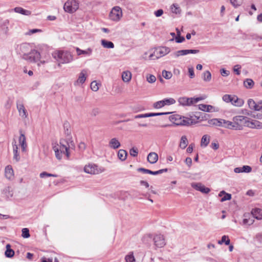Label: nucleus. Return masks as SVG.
<instances>
[{
    "label": "nucleus",
    "instance_id": "50",
    "mask_svg": "<svg viewBox=\"0 0 262 262\" xmlns=\"http://www.w3.org/2000/svg\"><path fill=\"white\" fill-rule=\"evenodd\" d=\"M39 176L41 178H44L48 177H57V175L55 174L49 173L46 171H43L40 173Z\"/></svg>",
    "mask_w": 262,
    "mask_h": 262
},
{
    "label": "nucleus",
    "instance_id": "64",
    "mask_svg": "<svg viewBox=\"0 0 262 262\" xmlns=\"http://www.w3.org/2000/svg\"><path fill=\"white\" fill-rule=\"evenodd\" d=\"M221 73L223 76H227L229 75L230 72L229 71L222 69L221 70Z\"/></svg>",
    "mask_w": 262,
    "mask_h": 262
},
{
    "label": "nucleus",
    "instance_id": "58",
    "mask_svg": "<svg viewBox=\"0 0 262 262\" xmlns=\"http://www.w3.org/2000/svg\"><path fill=\"white\" fill-rule=\"evenodd\" d=\"M254 220L253 219H244L243 220L244 224H248L249 225H252L253 223Z\"/></svg>",
    "mask_w": 262,
    "mask_h": 262
},
{
    "label": "nucleus",
    "instance_id": "39",
    "mask_svg": "<svg viewBox=\"0 0 262 262\" xmlns=\"http://www.w3.org/2000/svg\"><path fill=\"white\" fill-rule=\"evenodd\" d=\"M76 52L78 55H80L81 54H86L88 55H91L92 53V50L91 48H88L86 50H82L78 48H76Z\"/></svg>",
    "mask_w": 262,
    "mask_h": 262
},
{
    "label": "nucleus",
    "instance_id": "21",
    "mask_svg": "<svg viewBox=\"0 0 262 262\" xmlns=\"http://www.w3.org/2000/svg\"><path fill=\"white\" fill-rule=\"evenodd\" d=\"M252 171V168L248 165H244L242 167H236L234 169L235 173L246 172L249 173Z\"/></svg>",
    "mask_w": 262,
    "mask_h": 262
},
{
    "label": "nucleus",
    "instance_id": "13",
    "mask_svg": "<svg viewBox=\"0 0 262 262\" xmlns=\"http://www.w3.org/2000/svg\"><path fill=\"white\" fill-rule=\"evenodd\" d=\"M191 186L196 190L201 191L205 194L208 193L210 191V188L206 187L201 183H192Z\"/></svg>",
    "mask_w": 262,
    "mask_h": 262
},
{
    "label": "nucleus",
    "instance_id": "22",
    "mask_svg": "<svg viewBox=\"0 0 262 262\" xmlns=\"http://www.w3.org/2000/svg\"><path fill=\"white\" fill-rule=\"evenodd\" d=\"M231 103L235 106L240 107L244 104V101L242 99L238 98L237 96L233 95Z\"/></svg>",
    "mask_w": 262,
    "mask_h": 262
},
{
    "label": "nucleus",
    "instance_id": "1",
    "mask_svg": "<svg viewBox=\"0 0 262 262\" xmlns=\"http://www.w3.org/2000/svg\"><path fill=\"white\" fill-rule=\"evenodd\" d=\"M169 119L171 122L177 125H189L196 122V121L192 119V117L190 118L184 117L182 118L181 116L178 114L170 115L169 117Z\"/></svg>",
    "mask_w": 262,
    "mask_h": 262
},
{
    "label": "nucleus",
    "instance_id": "20",
    "mask_svg": "<svg viewBox=\"0 0 262 262\" xmlns=\"http://www.w3.org/2000/svg\"><path fill=\"white\" fill-rule=\"evenodd\" d=\"M2 193L7 198L9 199L12 198L13 195V191L12 188L9 186H6L2 190Z\"/></svg>",
    "mask_w": 262,
    "mask_h": 262
},
{
    "label": "nucleus",
    "instance_id": "61",
    "mask_svg": "<svg viewBox=\"0 0 262 262\" xmlns=\"http://www.w3.org/2000/svg\"><path fill=\"white\" fill-rule=\"evenodd\" d=\"M208 122L210 125L217 126V124L218 123L217 119L214 118L209 120Z\"/></svg>",
    "mask_w": 262,
    "mask_h": 262
},
{
    "label": "nucleus",
    "instance_id": "28",
    "mask_svg": "<svg viewBox=\"0 0 262 262\" xmlns=\"http://www.w3.org/2000/svg\"><path fill=\"white\" fill-rule=\"evenodd\" d=\"M6 250L5 252V255L6 257L12 258L14 255V251L11 248V245L7 244L6 246Z\"/></svg>",
    "mask_w": 262,
    "mask_h": 262
},
{
    "label": "nucleus",
    "instance_id": "4",
    "mask_svg": "<svg viewBox=\"0 0 262 262\" xmlns=\"http://www.w3.org/2000/svg\"><path fill=\"white\" fill-rule=\"evenodd\" d=\"M170 52V49L168 47H162L156 49L153 53H151L149 56V58L150 60H155L159 59L160 57H162L167 54H168Z\"/></svg>",
    "mask_w": 262,
    "mask_h": 262
},
{
    "label": "nucleus",
    "instance_id": "11",
    "mask_svg": "<svg viewBox=\"0 0 262 262\" xmlns=\"http://www.w3.org/2000/svg\"><path fill=\"white\" fill-rule=\"evenodd\" d=\"M70 142L69 143L67 142L68 146L64 145L61 141L60 142V146L59 149L60 151L62 152L63 154H65L67 157L68 159L70 157V152L69 151V148H75V145L73 143V141L72 140L69 141Z\"/></svg>",
    "mask_w": 262,
    "mask_h": 262
},
{
    "label": "nucleus",
    "instance_id": "60",
    "mask_svg": "<svg viewBox=\"0 0 262 262\" xmlns=\"http://www.w3.org/2000/svg\"><path fill=\"white\" fill-rule=\"evenodd\" d=\"M147 117H149V113H146V114H139V115H136L134 117V118L135 119L147 118Z\"/></svg>",
    "mask_w": 262,
    "mask_h": 262
},
{
    "label": "nucleus",
    "instance_id": "44",
    "mask_svg": "<svg viewBox=\"0 0 262 262\" xmlns=\"http://www.w3.org/2000/svg\"><path fill=\"white\" fill-rule=\"evenodd\" d=\"M187 54H188V53H187V49L179 50V51H177L173 53V55L175 57H178L180 56H184V55H186Z\"/></svg>",
    "mask_w": 262,
    "mask_h": 262
},
{
    "label": "nucleus",
    "instance_id": "35",
    "mask_svg": "<svg viewBox=\"0 0 262 262\" xmlns=\"http://www.w3.org/2000/svg\"><path fill=\"white\" fill-rule=\"evenodd\" d=\"M254 85V82L252 79L247 78L244 81V86L248 89H251Z\"/></svg>",
    "mask_w": 262,
    "mask_h": 262
},
{
    "label": "nucleus",
    "instance_id": "30",
    "mask_svg": "<svg viewBox=\"0 0 262 262\" xmlns=\"http://www.w3.org/2000/svg\"><path fill=\"white\" fill-rule=\"evenodd\" d=\"M102 46L107 49H113L114 48V44L113 42L106 40L105 39H102L101 40Z\"/></svg>",
    "mask_w": 262,
    "mask_h": 262
},
{
    "label": "nucleus",
    "instance_id": "40",
    "mask_svg": "<svg viewBox=\"0 0 262 262\" xmlns=\"http://www.w3.org/2000/svg\"><path fill=\"white\" fill-rule=\"evenodd\" d=\"M222 194H224V195L221 199V202H224V201H227V200H230L231 199V194L225 192V191H224V190H223V191L220 192V193H219V196H221Z\"/></svg>",
    "mask_w": 262,
    "mask_h": 262
},
{
    "label": "nucleus",
    "instance_id": "42",
    "mask_svg": "<svg viewBox=\"0 0 262 262\" xmlns=\"http://www.w3.org/2000/svg\"><path fill=\"white\" fill-rule=\"evenodd\" d=\"M163 100L164 106L165 105H170L176 103V100L172 98H165Z\"/></svg>",
    "mask_w": 262,
    "mask_h": 262
},
{
    "label": "nucleus",
    "instance_id": "46",
    "mask_svg": "<svg viewBox=\"0 0 262 262\" xmlns=\"http://www.w3.org/2000/svg\"><path fill=\"white\" fill-rule=\"evenodd\" d=\"M211 78V74L209 71H206L203 73V79L204 81H210Z\"/></svg>",
    "mask_w": 262,
    "mask_h": 262
},
{
    "label": "nucleus",
    "instance_id": "31",
    "mask_svg": "<svg viewBox=\"0 0 262 262\" xmlns=\"http://www.w3.org/2000/svg\"><path fill=\"white\" fill-rule=\"evenodd\" d=\"M14 11L16 13H20L25 15H29L31 14V12L30 11L24 9L21 7H15L14 9Z\"/></svg>",
    "mask_w": 262,
    "mask_h": 262
},
{
    "label": "nucleus",
    "instance_id": "49",
    "mask_svg": "<svg viewBox=\"0 0 262 262\" xmlns=\"http://www.w3.org/2000/svg\"><path fill=\"white\" fill-rule=\"evenodd\" d=\"M21 236L25 238H29L30 236L29 229L27 228H23L22 229Z\"/></svg>",
    "mask_w": 262,
    "mask_h": 262
},
{
    "label": "nucleus",
    "instance_id": "14",
    "mask_svg": "<svg viewBox=\"0 0 262 262\" xmlns=\"http://www.w3.org/2000/svg\"><path fill=\"white\" fill-rule=\"evenodd\" d=\"M19 133L20 136L18 139L19 144L21 148L22 151L25 152L26 151V148L27 147L26 138L24 134L23 133L22 130H19Z\"/></svg>",
    "mask_w": 262,
    "mask_h": 262
},
{
    "label": "nucleus",
    "instance_id": "36",
    "mask_svg": "<svg viewBox=\"0 0 262 262\" xmlns=\"http://www.w3.org/2000/svg\"><path fill=\"white\" fill-rule=\"evenodd\" d=\"M127 152L124 149H120L118 152V157L122 161H125L127 158Z\"/></svg>",
    "mask_w": 262,
    "mask_h": 262
},
{
    "label": "nucleus",
    "instance_id": "18",
    "mask_svg": "<svg viewBox=\"0 0 262 262\" xmlns=\"http://www.w3.org/2000/svg\"><path fill=\"white\" fill-rule=\"evenodd\" d=\"M86 72L85 70H83L79 74L78 79L75 82L74 85H77L78 84H83L86 80Z\"/></svg>",
    "mask_w": 262,
    "mask_h": 262
},
{
    "label": "nucleus",
    "instance_id": "47",
    "mask_svg": "<svg viewBox=\"0 0 262 262\" xmlns=\"http://www.w3.org/2000/svg\"><path fill=\"white\" fill-rule=\"evenodd\" d=\"M177 36L175 38L176 41L177 43H181L185 40V38L183 36L180 35V32L179 31L178 29H177Z\"/></svg>",
    "mask_w": 262,
    "mask_h": 262
},
{
    "label": "nucleus",
    "instance_id": "2",
    "mask_svg": "<svg viewBox=\"0 0 262 262\" xmlns=\"http://www.w3.org/2000/svg\"><path fill=\"white\" fill-rule=\"evenodd\" d=\"M54 58L59 63H67L73 60V56L68 51H57L53 53Z\"/></svg>",
    "mask_w": 262,
    "mask_h": 262
},
{
    "label": "nucleus",
    "instance_id": "54",
    "mask_svg": "<svg viewBox=\"0 0 262 262\" xmlns=\"http://www.w3.org/2000/svg\"><path fill=\"white\" fill-rule=\"evenodd\" d=\"M125 259L126 262H134L135 261L133 252L131 254L126 255Z\"/></svg>",
    "mask_w": 262,
    "mask_h": 262
},
{
    "label": "nucleus",
    "instance_id": "25",
    "mask_svg": "<svg viewBox=\"0 0 262 262\" xmlns=\"http://www.w3.org/2000/svg\"><path fill=\"white\" fill-rule=\"evenodd\" d=\"M13 146V160H15L16 162L19 161L20 157L18 151V146L16 144V142L12 144Z\"/></svg>",
    "mask_w": 262,
    "mask_h": 262
},
{
    "label": "nucleus",
    "instance_id": "32",
    "mask_svg": "<svg viewBox=\"0 0 262 262\" xmlns=\"http://www.w3.org/2000/svg\"><path fill=\"white\" fill-rule=\"evenodd\" d=\"M58 144H56L53 146V149L55 152V156L58 160H60L62 158L63 153L61 152L59 149Z\"/></svg>",
    "mask_w": 262,
    "mask_h": 262
},
{
    "label": "nucleus",
    "instance_id": "23",
    "mask_svg": "<svg viewBox=\"0 0 262 262\" xmlns=\"http://www.w3.org/2000/svg\"><path fill=\"white\" fill-rule=\"evenodd\" d=\"M199 109L206 112H212L214 111V106L211 105L200 104L198 105Z\"/></svg>",
    "mask_w": 262,
    "mask_h": 262
},
{
    "label": "nucleus",
    "instance_id": "38",
    "mask_svg": "<svg viewBox=\"0 0 262 262\" xmlns=\"http://www.w3.org/2000/svg\"><path fill=\"white\" fill-rule=\"evenodd\" d=\"M188 143V142L186 136H183L181 138V141L179 145L180 148H181L182 149H185L187 147Z\"/></svg>",
    "mask_w": 262,
    "mask_h": 262
},
{
    "label": "nucleus",
    "instance_id": "3",
    "mask_svg": "<svg viewBox=\"0 0 262 262\" xmlns=\"http://www.w3.org/2000/svg\"><path fill=\"white\" fill-rule=\"evenodd\" d=\"M248 118L243 116H236L233 117L232 120L235 130H242L244 126H247Z\"/></svg>",
    "mask_w": 262,
    "mask_h": 262
},
{
    "label": "nucleus",
    "instance_id": "10",
    "mask_svg": "<svg viewBox=\"0 0 262 262\" xmlns=\"http://www.w3.org/2000/svg\"><path fill=\"white\" fill-rule=\"evenodd\" d=\"M155 246L157 248L163 247L166 245L165 238L163 235L157 234L153 237Z\"/></svg>",
    "mask_w": 262,
    "mask_h": 262
},
{
    "label": "nucleus",
    "instance_id": "37",
    "mask_svg": "<svg viewBox=\"0 0 262 262\" xmlns=\"http://www.w3.org/2000/svg\"><path fill=\"white\" fill-rule=\"evenodd\" d=\"M210 138L207 135H204L201 139V145L202 147H206L209 143Z\"/></svg>",
    "mask_w": 262,
    "mask_h": 262
},
{
    "label": "nucleus",
    "instance_id": "59",
    "mask_svg": "<svg viewBox=\"0 0 262 262\" xmlns=\"http://www.w3.org/2000/svg\"><path fill=\"white\" fill-rule=\"evenodd\" d=\"M188 73L190 78H193L194 77V69L193 67L188 68Z\"/></svg>",
    "mask_w": 262,
    "mask_h": 262
},
{
    "label": "nucleus",
    "instance_id": "8",
    "mask_svg": "<svg viewBox=\"0 0 262 262\" xmlns=\"http://www.w3.org/2000/svg\"><path fill=\"white\" fill-rule=\"evenodd\" d=\"M40 54L36 50H31L29 54H25L24 59L30 62H37L40 61Z\"/></svg>",
    "mask_w": 262,
    "mask_h": 262
},
{
    "label": "nucleus",
    "instance_id": "45",
    "mask_svg": "<svg viewBox=\"0 0 262 262\" xmlns=\"http://www.w3.org/2000/svg\"><path fill=\"white\" fill-rule=\"evenodd\" d=\"M171 12L175 14H180L181 13V9L177 4H173L171 6Z\"/></svg>",
    "mask_w": 262,
    "mask_h": 262
},
{
    "label": "nucleus",
    "instance_id": "16",
    "mask_svg": "<svg viewBox=\"0 0 262 262\" xmlns=\"http://www.w3.org/2000/svg\"><path fill=\"white\" fill-rule=\"evenodd\" d=\"M30 49V45L28 43H23L20 45V53L22 54V57L24 59L25 54H29Z\"/></svg>",
    "mask_w": 262,
    "mask_h": 262
},
{
    "label": "nucleus",
    "instance_id": "27",
    "mask_svg": "<svg viewBox=\"0 0 262 262\" xmlns=\"http://www.w3.org/2000/svg\"><path fill=\"white\" fill-rule=\"evenodd\" d=\"M251 213L253 217L257 220L262 219V209L259 208H255L252 210Z\"/></svg>",
    "mask_w": 262,
    "mask_h": 262
},
{
    "label": "nucleus",
    "instance_id": "52",
    "mask_svg": "<svg viewBox=\"0 0 262 262\" xmlns=\"http://www.w3.org/2000/svg\"><path fill=\"white\" fill-rule=\"evenodd\" d=\"M91 88L92 91L97 92L99 90L98 83L96 81L92 82L91 83Z\"/></svg>",
    "mask_w": 262,
    "mask_h": 262
},
{
    "label": "nucleus",
    "instance_id": "56",
    "mask_svg": "<svg viewBox=\"0 0 262 262\" xmlns=\"http://www.w3.org/2000/svg\"><path fill=\"white\" fill-rule=\"evenodd\" d=\"M170 112H163V113H149V117H155L158 116H162L164 115H168L170 114Z\"/></svg>",
    "mask_w": 262,
    "mask_h": 262
},
{
    "label": "nucleus",
    "instance_id": "53",
    "mask_svg": "<svg viewBox=\"0 0 262 262\" xmlns=\"http://www.w3.org/2000/svg\"><path fill=\"white\" fill-rule=\"evenodd\" d=\"M138 149L136 147H133L129 150V154L130 156L136 157L138 156Z\"/></svg>",
    "mask_w": 262,
    "mask_h": 262
},
{
    "label": "nucleus",
    "instance_id": "5",
    "mask_svg": "<svg viewBox=\"0 0 262 262\" xmlns=\"http://www.w3.org/2000/svg\"><path fill=\"white\" fill-rule=\"evenodd\" d=\"M204 97H200L196 98H187L186 97H182L179 98L178 102L180 105L183 106H190L194 103H197L200 100H204Z\"/></svg>",
    "mask_w": 262,
    "mask_h": 262
},
{
    "label": "nucleus",
    "instance_id": "41",
    "mask_svg": "<svg viewBox=\"0 0 262 262\" xmlns=\"http://www.w3.org/2000/svg\"><path fill=\"white\" fill-rule=\"evenodd\" d=\"M137 170L139 172H141L144 173H148V174H152V175H157L158 174L157 171H153L150 170L145 169L144 168H139L137 169Z\"/></svg>",
    "mask_w": 262,
    "mask_h": 262
},
{
    "label": "nucleus",
    "instance_id": "34",
    "mask_svg": "<svg viewBox=\"0 0 262 262\" xmlns=\"http://www.w3.org/2000/svg\"><path fill=\"white\" fill-rule=\"evenodd\" d=\"M122 78L124 82H128L132 78V74L129 71H124L122 74Z\"/></svg>",
    "mask_w": 262,
    "mask_h": 262
},
{
    "label": "nucleus",
    "instance_id": "9",
    "mask_svg": "<svg viewBox=\"0 0 262 262\" xmlns=\"http://www.w3.org/2000/svg\"><path fill=\"white\" fill-rule=\"evenodd\" d=\"M122 16L121 8L119 6H115L113 8L110 13V18L115 21H118Z\"/></svg>",
    "mask_w": 262,
    "mask_h": 262
},
{
    "label": "nucleus",
    "instance_id": "26",
    "mask_svg": "<svg viewBox=\"0 0 262 262\" xmlns=\"http://www.w3.org/2000/svg\"><path fill=\"white\" fill-rule=\"evenodd\" d=\"M120 146L121 144L120 142L116 138H112L109 142V146L111 148L116 149L118 148Z\"/></svg>",
    "mask_w": 262,
    "mask_h": 262
},
{
    "label": "nucleus",
    "instance_id": "24",
    "mask_svg": "<svg viewBox=\"0 0 262 262\" xmlns=\"http://www.w3.org/2000/svg\"><path fill=\"white\" fill-rule=\"evenodd\" d=\"M147 161L151 164H155L158 160V155L155 152H150L147 158Z\"/></svg>",
    "mask_w": 262,
    "mask_h": 262
},
{
    "label": "nucleus",
    "instance_id": "15",
    "mask_svg": "<svg viewBox=\"0 0 262 262\" xmlns=\"http://www.w3.org/2000/svg\"><path fill=\"white\" fill-rule=\"evenodd\" d=\"M251 128H256V129H261L262 128V122L255 120H250L248 118L247 126Z\"/></svg>",
    "mask_w": 262,
    "mask_h": 262
},
{
    "label": "nucleus",
    "instance_id": "57",
    "mask_svg": "<svg viewBox=\"0 0 262 262\" xmlns=\"http://www.w3.org/2000/svg\"><path fill=\"white\" fill-rule=\"evenodd\" d=\"M146 79H147V81L149 83H154V82H155L156 81V78L153 75H149L147 76Z\"/></svg>",
    "mask_w": 262,
    "mask_h": 262
},
{
    "label": "nucleus",
    "instance_id": "7",
    "mask_svg": "<svg viewBox=\"0 0 262 262\" xmlns=\"http://www.w3.org/2000/svg\"><path fill=\"white\" fill-rule=\"evenodd\" d=\"M84 171L91 174H97L104 171L103 167H99L98 165L94 164H89L84 167Z\"/></svg>",
    "mask_w": 262,
    "mask_h": 262
},
{
    "label": "nucleus",
    "instance_id": "48",
    "mask_svg": "<svg viewBox=\"0 0 262 262\" xmlns=\"http://www.w3.org/2000/svg\"><path fill=\"white\" fill-rule=\"evenodd\" d=\"M152 106L156 109L161 108L164 107L163 100H160L154 103Z\"/></svg>",
    "mask_w": 262,
    "mask_h": 262
},
{
    "label": "nucleus",
    "instance_id": "6",
    "mask_svg": "<svg viewBox=\"0 0 262 262\" xmlns=\"http://www.w3.org/2000/svg\"><path fill=\"white\" fill-rule=\"evenodd\" d=\"M79 8V3L76 0H68L63 6L64 10L69 13L75 12Z\"/></svg>",
    "mask_w": 262,
    "mask_h": 262
},
{
    "label": "nucleus",
    "instance_id": "29",
    "mask_svg": "<svg viewBox=\"0 0 262 262\" xmlns=\"http://www.w3.org/2000/svg\"><path fill=\"white\" fill-rule=\"evenodd\" d=\"M63 127L64 130V134L68 137L67 139L69 141H70L71 137L70 124L68 122H64L63 124Z\"/></svg>",
    "mask_w": 262,
    "mask_h": 262
},
{
    "label": "nucleus",
    "instance_id": "33",
    "mask_svg": "<svg viewBox=\"0 0 262 262\" xmlns=\"http://www.w3.org/2000/svg\"><path fill=\"white\" fill-rule=\"evenodd\" d=\"M223 127L229 129H234L235 130V127H234V124L233 123V121H230L228 120H226L224 119V121H223Z\"/></svg>",
    "mask_w": 262,
    "mask_h": 262
},
{
    "label": "nucleus",
    "instance_id": "12",
    "mask_svg": "<svg viewBox=\"0 0 262 262\" xmlns=\"http://www.w3.org/2000/svg\"><path fill=\"white\" fill-rule=\"evenodd\" d=\"M16 107L18 110L19 115L22 119H26L28 117V113L22 102L20 101H17L16 103Z\"/></svg>",
    "mask_w": 262,
    "mask_h": 262
},
{
    "label": "nucleus",
    "instance_id": "55",
    "mask_svg": "<svg viewBox=\"0 0 262 262\" xmlns=\"http://www.w3.org/2000/svg\"><path fill=\"white\" fill-rule=\"evenodd\" d=\"M232 98V95L226 94L223 96L222 99L224 101H225L227 103H229V102H231Z\"/></svg>",
    "mask_w": 262,
    "mask_h": 262
},
{
    "label": "nucleus",
    "instance_id": "17",
    "mask_svg": "<svg viewBox=\"0 0 262 262\" xmlns=\"http://www.w3.org/2000/svg\"><path fill=\"white\" fill-rule=\"evenodd\" d=\"M5 175L6 178L9 180L14 178V171L11 165H7L5 167Z\"/></svg>",
    "mask_w": 262,
    "mask_h": 262
},
{
    "label": "nucleus",
    "instance_id": "19",
    "mask_svg": "<svg viewBox=\"0 0 262 262\" xmlns=\"http://www.w3.org/2000/svg\"><path fill=\"white\" fill-rule=\"evenodd\" d=\"M248 104L250 109L256 111H260L262 109V106H259V104H256V102L252 99H249L248 100Z\"/></svg>",
    "mask_w": 262,
    "mask_h": 262
},
{
    "label": "nucleus",
    "instance_id": "43",
    "mask_svg": "<svg viewBox=\"0 0 262 262\" xmlns=\"http://www.w3.org/2000/svg\"><path fill=\"white\" fill-rule=\"evenodd\" d=\"M230 241L229 237L227 235H223L222 237L221 240L218 241V244L222 245V244L225 243L226 245H229L230 244Z\"/></svg>",
    "mask_w": 262,
    "mask_h": 262
},
{
    "label": "nucleus",
    "instance_id": "51",
    "mask_svg": "<svg viewBox=\"0 0 262 262\" xmlns=\"http://www.w3.org/2000/svg\"><path fill=\"white\" fill-rule=\"evenodd\" d=\"M172 73L171 72L163 70L162 71V76L166 79H169L172 77Z\"/></svg>",
    "mask_w": 262,
    "mask_h": 262
},
{
    "label": "nucleus",
    "instance_id": "62",
    "mask_svg": "<svg viewBox=\"0 0 262 262\" xmlns=\"http://www.w3.org/2000/svg\"><path fill=\"white\" fill-rule=\"evenodd\" d=\"M241 68V67L238 64L235 65L234 67L233 70L235 72H236V74L238 75H239L241 73V72L239 70Z\"/></svg>",
    "mask_w": 262,
    "mask_h": 262
},
{
    "label": "nucleus",
    "instance_id": "63",
    "mask_svg": "<svg viewBox=\"0 0 262 262\" xmlns=\"http://www.w3.org/2000/svg\"><path fill=\"white\" fill-rule=\"evenodd\" d=\"M231 4V5L234 8H237L238 6L241 5L240 4L238 3L237 0H229Z\"/></svg>",
    "mask_w": 262,
    "mask_h": 262
}]
</instances>
